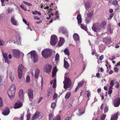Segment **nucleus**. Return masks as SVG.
I'll use <instances>...</instances> for the list:
<instances>
[{
    "mask_svg": "<svg viewBox=\"0 0 120 120\" xmlns=\"http://www.w3.org/2000/svg\"><path fill=\"white\" fill-rule=\"evenodd\" d=\"M30 53L31 58L34 62H36L38 60V55L35 51H32L29 52L28 55Z\"/></svg>",
    "mask_w": 120,
    "mask_h": 120,
    "instance_id": "7ed1b4c3",
    "label": "nucleus"
},
{
    "mask_svg": "<svg viewBox=\"0 0 120 120\" xmlns=\"http://www.w3.org/2000/svg\"><path fill=\"white\" fill-rule=\"evenodd\" d=\"M43 79L42 78H41V90H42L43 89Z\"/></svg>",
    "mask_w": 120,
    "mask_h": 120,
    "instance_id": "09e8293b",
    "label": "nucleus"
},
{
    "mask_svg": "<svg viewBox=\"0 0 120 120\" xmlns=\"http://www.w3.org/2000/svg\"><path fill=\"white\" fill-rule=\"evenodd\" d=\"M65 41L64 39L61 37L60 38V40L58 44V46L60 47L62 45Z\"/></svg>",
    "mask_w": 120,
    "mask_h": 120,
    "instance_id": "2eb2a0df",
    "label": "nucleus"
},
{
    "mask_svg": "<svg viewBox=\"0 0 120 120\" xmlns=\"http://www.w3.org/2000/svg\"><path fill=\"white\" fill-rule=\"evenodd\" d=\"M23 2L24 4H26L27 5L29 6H31L32 5V4H30V3L27 2H26L24 1H23Z\"/></svg>",
    "mask_w": 120,
    "mask_h": 120,
    "instance_id": "a19ab883",
    "label": "nucleus"
},
{
    "mask_svg": "<svg viewBox=\"0 0 120 120\" xmlns=\"http://www.w3.org/2000/svg\"><path fill=\"white\" fill-rule=\"evenodd\" d=\"M112 90H109L108 92V94L109 95V96L110 97H111V95L110 94L112 93Z\"/></svg>",
    "mask_w": 120,
    "mask_h": 120,
    "instance_id": "4d7b16f0",
    "label": "nucleus"
},
{
    "mask_svg": "<svg viewBox=\"0 0 120 120\" xmlns=\"http://www.w3.org/2000/svg\"><path fill=\"white\" fill-rule=\"evenodd\" d=\"M103 59V55H102L100 57L99 60H102Z\"/></svg>",
    "mask_w": 120,
    "mask_h": 120,
    "instance_id": "338daca9",
    "label": "nucleus"
},
{
    "mask_svg": "<svg viewBox=\"0 0 120 120\" xmlns=\"http://www.w3.org/2000/svg\"><path fill=\"white\" fill-rule=\"evenodd\" d=\"M10 112L9 109L8 108H6L4 111L2 112L3 115L6 116L8 115Z\"/></svg>",
    "mask_w": 120,
    "mask_h": 120,
    "instance_id": "4be33fe9",
    "label": "nucleus"
},
{
    "mask_svg": "<svg viewBox=\"0 0 120 120\" xmlns=\"http://www.w3.org/2000/svg\"><path fill=\"white\" fill-rule=\"evenodd\" d=\"M112 58L110 59V60H113L115 59V57L114 56H112Z\"/></svg>",
    "mask_w": 120,
    "mask_h": 120,
    "instance_id": "e2e57ef3",
    "label": "nucleus"
},
{
    "mask_svg": "<svg viewBox=\"0 0 120 120\" xmlns=\"http://www.w3.org/2000/svg\"><path fill=\"white\" fill-rule=\"evenodd\" d=\"M69 66L68 62L66 61L65 59L64 60V67L66 69H67Z\"/></svg>",
    "mask_w": 120,
    "mask_h": 120,
    "instance_id": "bb28decb",
    "label": "nucleus"
},
{
    "mask_svg": "<svg viewBox=\"0 0 120 120\" xmlns=\"http://www.w3.org/2000/svg\"><path fill=\"white\" fill-rule=\"evenodd\" d=\"M11 21L12 24L15 26H18L19 23L15 19L14 16H12L11 18Z\"/></svg>",
    "mask_w": 120,
    "mask_h": 120,
    "instance_id": "ddd939ff",
    "label": "nucleus"
},
{
    "mask_svg": "<svg viewBox=\"0 0 120 120\" xmlns=\"http://www.w3.org/2000/svg\"><path fill=\"white\" fill-rule=\"evenodd\" d=\"M26 69L24 68L22 64L19 65L18 67V76L19 79H20L22 78V71L23 70H26Z\"/></svg>",
    "mask_w": 120,
    "mask_h": 120,
    "instance_id": "423d86ee",
    "label": "nucleus"
},
{
    "mask_svg": "<svg viewBox=\"0 0 120 120\" xmlns=\"http://www.w3.org/2000/svg\"><path fill=\"white\" fill-rule=\"evenodd\" d=\"M4 41L0 39V46H3L4 44Z\"/></svg>",
    "mask_w": 120,
    "mask_h": 120,
    "instance_id": "79ce46f5",
    "label": "nucleus"
},
{
    "mask_svg": "<svg viewBox=\"0 0 120 120\" xmlns=\"http://www.w3.org/2000/svg\"><path fill=\"white\" fill-rule=\"evenodd\" d=\"M106 23L103 21L101 23H96L94 24L92 28L93 30L95 32H99L101 28L104 27L106 25Z\"/></svg>",
    "mask_w": 120,
    "mask_h": 120,
    "instance_id": "f257e3e1",
    "label": "nucleus"
},
{
    "mask_svg": "<svg viewBox=\"0 0 120 120\" xmlns=\"http://www.w3.org/2000/svg\"><path fill=\"white\" fill-rule=\"evenodd\" d=\"M52 90L51 89L50 90V91H49L48 93L47 96L48 97H49L50 96V94L51 93Z\"/></svg>",
    "mask_w": 120,
    "mask_h": 120,
    "instance_id": "052dcab7",
    "label": "nucleus"
},
{
    "mask_svg": "<svg viewBox=\"0 0 120 120\" xmlns=\"http://www.w3.org/2000/svg\"><path fill=\"white\" fill-rule=\"evenodd\" d=\"M56 80L55 79L53 81V87L55 88L56 87Z\"/></svg>",
    "mask_w": 120,
    "mask_h": 120,
    "instance_id": "4c0bfd02",
    "label": "nucleus"
},
{
    "mask_svg": "<svg viewBox=\"0 0 120 120\" xmlns=\"http://www.w3.org/2000/svg\"><path fill=\"white\" fill-rule=\"evenodd\" d=\"M87 97H89L91 95L90 92V91H87Z\"/></svg>",
    "mask_w": 120,
    "mask_h": 120,
    "instance_id": "6e6d98bb",
    "label": "nucleus"
},
{
    "mask_svg": "<svg viewBox=\"0 0 120 120\" xmlns=\"http://www.w3.org/2000/svg\"><path fill=\"white\" fill-rule=\"evenodd\" d=\"M113 102L114 107H118L120 104V98H116L113 100Z\"/></svg>",
    "mask_w": 120,
    "mask_h": 120,
    "instance_id": "9d476101",
    "label": "nucleus"
},
{
    "mask_svg": "<svg viewBox=\"0 0 120 120\" xmlns=\"http://www.w3.org/2000/svg\"><path fill=\"white\" fill-rule=\"evenodd\" d=\"M20 7L23 10H24L25 11H27V9L25 8L22 5H20Z\"/></svg>",
    "mask_w": 120,
    "mask_h": 120,
    "instance_id": "8fccbe9b",
    "label": "nucleus"
},
{
    "mask_svg": "<svg viewBox=\"0 0 120 120\" xmlns=\"http://www.w3.org/2000/svg\"><path fill=\"white\" fill-rule=\"evenodd\" d=\"M115 87L118 88L119 86V84L118 82L116 81L115 83Z\"/></svg>",
    "mask_w": 120,
    "mask_h": 120,
    "instance_id": "a18cd8bd",
    "label": "nucleus"
},
{
    "mask_svg": "<svg viewBox=\"0 0 120 120\" xmlns=\"http://www.w3.org/2000/svg\"><path fill=\"white\" fill-rule=\"evenodd\" d=\"M42 116L41 112L38 111L36 112L33 116L32 120H36L37 119H41L42 117Z\"/></svg>",
    "mask_w": 120,
    "mask_h": 120,
    "instance_id": "0eeeda50",
    "label": "nucleus"
},
{
    "mask_svg": "<svg viewBox=\"0 0 120 120\" xmlns=\"http://www.w3.org/2000/svg\"><path fill=\"white\" fill-rule=\"evenodd\" d=\"M106 116L105 115H103L101 117V120H104L106 118Z\"/></svg>",
    "mask_w": 120,
    "mask_h": 120,
    "instance_id": "c03bdc74",
    "label": "nucleus"
},
{
    "mask_svg": "<svg viewBox=\"0 0 120 120\" xmlns=\"http://www.w3.org/2000/svg\"><path fill=\"white\" fill-rule=\"evenodd\" d=\"M2 80H3V77H2L1 76H0V85H1L2 84Z\"/></svg>",
    "mask_w": 120,
    "mask_h": 120,
    "instance_id": "de8ad7c7",
    "label": "nucleus"
},
{
    "mask_svg": "<svg viewBox=\"0 0 120 120\" xmlns=\"http://www.w3.org/2000/svg\"><path fill=\"white\" fill-rule=\"evenodd\" d=\"M84 82V81L83 80H82L78 83V86L75 88V92L78 90L79 88L80 87L83 85Z\"/></svg>",
    "mask_w": 120,
    "mask_h": 120,
    "instance_id": "6ab92c4d",
    "label": "nucleus"
},
{
    "mask_svg": "<svg viewBox=\"0 0 120 120\" xmlns=\"http://www.w3.org/2000/svg\"><path fill=\"white\" fill-rule=\"evenodd\" d=\"M10 78L12 82H13L14 79V77L13 74L12 72H11L9 73Z\"/></svg>",
    "mask_w": 120,
    "mask_h": 120,
    "instance_id": "b1692460",
    "label": "nucleus"
},
{
    "mask_svg": "<svg viewBox=\"0 0 120 120\" xmlns=\"http://www.w3.org/2000/svg\"><path fill=\"white\" fill-rule=\"evenodd\" d=\"M56 105V102H55L52 103L51 104V107L52 108L54 109L55 108Z\"/></svg>",
    "mask_w": 120,
    "mask_h": 120,
    "instance_id": "473e14b6",
    "label": "nucleus"
},
{
    "mask_svg": "<svg viewBox=\"0 0 120 120\" xmlns=\"http://www.w3.org/2000/svg\"><path fill=\"white\" fill-rule=\"evenodd\" d=\"M57 71V68L56 67H54L53 70L52 72V77H54L56 75Z\"/></svg>",
    "mask_w": 120,
    "mask_h": 120,
    "instance_id": "a878e982",
    "label": "nucleus"
},
{
    "mask_svg": "<svg viewBox=\"0 0 120 120\" xmlns=\"http://www.w3.org/2000/svg\"><path fill=\"white\" fill-rule=\"evenodd\" d=\"M13 56L16 58H19L20 56V51L19 50H14L12 51Z\"/></svg>",
    "mask_w": 120,
    "mask_h": 120,
    "instance_id": "9b49d317",
    "label": "nucleus"
},
{
    "mask_svg": "<svg viewBox=\"0 0 120 120\" xmlns=\"http://www.w3.org/2000/svg\"><path fill=\"white\" fill-rule=\"evenodd\" d=\"M40 73V71L38 69H36L35 70L34 77L35 78L38 79Z\"/></svg>",
    "mask_w": 120,
    "mask_h": 120,
    "instance_id": "aec40b11",
    "label": "nucleus"
},
{
    "mask_svg": "<svg viewBox=\"0 0 120 120\" xmlns=\"http://www.w3.org/2000/svg\"><path fill=\"white\" fill-rule=\"evenodd\" d=\"M19 96L20 99H22L23 98V91L22 90H21L19 93Z\"/></svg>",
    "mask_w": 120,
    "mask_h": 120,
    "instance_id": "5701e85b",
    "label": "nucleus"
},
{
    "mask_svg": "<svg viewBox=\"0 0 120 120\" xmlns=\"http://www.w3.org/2000/svg\"><path fill=\"white\" fill-rule=\"evenodd\" d=\"M16 87L15 85L12 84L8 91V95L10 99H13L14 97Z\"/></svg>",
    "mask_w": 120,
    "mask_h": 120,
    "instance_id": "f03ea898",
    "label": "nucleus"
},
{
    "mask_svg": "<svg viewBox=\"0 0 120 120\" xmlns=\"http://www.w3.org/2000/svg\"><path fill=\"white\" fill-rule=\"evenodd\" d=\"M23 21L25 24H27V22L26 20L23 18Z\"/></svg>",
    "mask_w": 120,
    "mask_h": 120,
    "instance_id": "774afa93",
    "label": "nucleus"
},
{
    "mask_svg": "<svg viewBox=\"0 0 120 120\" xmlns=\"http://www.w3.org/2000/svg\"><path fill=\"white\" fill-rule=\"evenodd\" d=\"M79 41L80 38L79 35L75 33V40Z\"/></svg>",
    "mask_w": 120,
    "mask_h": 120,
    "instance_id": "c9c22d12",
    "label": "nucleus"
},
{
    "mask_svg": "<svg viewBox=\"0 0 120 120\" xmlns=\"http://www.w3.org/2000/svg\"><path fill=\"white\" fill-rule=\"evenodd\" d=\"M108 110V108L107 106H106L105 107V108L104 109V111L105 113L107 112Z\"/></svg>",
    "mask_w": 120,
    "mask_h": 120,
    "instance_id": "37998d69",
    "label": "nucleus"
},
{
    "mask_svg": "<svg viewBox=\"0 0 120 120\" xmlns=\"http://www.w3.org/2000/svg\"><path fill=\"white\" fill-rule=\"evenodd\" d=\"M28 94L30 99H33V90L30 89L28 90Z\"/></svg>",
    "mask_w": 120,
    "mask_h": 120,
    "instance_id": "4468645a",
    "label": "nucleus"
},
{
    "mask_svg": "<svg viewBox=\"0 0 120 120\" xmlns=\"http://www.w3.org/2000/svg\"><path fill=\"white\" fill-rule=\"evenodd\" d=\"M59 31L61 32L62 34H64L68 38V32L66 29L64 27H61L59 29Z\"/></svg>",
    "mask_w": 120,
    "mask_h": 120,
    "instance_id": "1a4fd4ad",
    "label": "nucleus"
},
{
    "mask_svg": "<svg viewBox=\"0 0 120 120\" xmlns=\"http://www.w3.org/2000/svg\"><path fill=\"white\" fill-rule=\"evenodd\" d=\"M79 113L77 114V115L79 116H80L82 115L84 113V111H81L80 109H79L78 110Z\"/></svg>",
    "mask_w": 120,
    "mask_h": 120,
    "instance_id": "2f4dec72",
    "label": "nucleus"
},
{
    "mask_svg": "<svg viewBox=\"0 0 120 120\" xmlns=\"http://www.w3.org/2000/svg\"><path fill=\"white\" fill-rule=\"evenodd\" d=\"M77 19L78 21V24H80L82 22V17L80 14H79L77 15Z\"/></svg>",
    "mask_w": 120,
    "mask_h": 120,
    "instance_id": "412c9836",
    "label": "nucleus"
},
{
    "mask_svg": "<svg viewBox=\"0 0 120 120\" xmlns=\"http://www.w3.org/2000/svg\"><path fill=\"white\" fill-rule=\"evenodd\" d=\"M51 41L50 43L51 45H55L57 43L58 40L56 36L55 35H52L51 36Z\"/></svg>",
    "mask_w": 120,
    "mask_h": 120,
    "instance_id": "6e6552de",
    "label": "nucleus"
},
{
    "mask_svg": "<svg viewBox=\"0 0 120 120\" xmlns=\"http://www.w3.org/2000/svg\"><path fill=\"white\" fill-rule=\"evenodd\" d=\"M31 116V114L30 113H29L27 115V120H29L30 119Z\"/></svg>",
    "mask_w": 120,
    "mask_h": 120,
    "instance_id": "49530a36",
    "label": "nucleus"
},
{
    "mask_svg": "<svg viewBox=\"0 0 120 120\" xmlns=\"http://www.w3.org/2000/svg\"><path fill=\"white\" fill-rule=\"evenodd\" d=\"M8 11L9 13H12V10L10 8H8Z\"/></svg>",
    "mask_w": 120,
    "mask_h": 120,
    "instance_id": "5fc2aeb1",
    "label": "nucleus"
},
{
    "mask_svg": "<svg viewBox=\"0 0 120 120\" xmlns=\"http://www.w3.org/2000/svg\"><path fill=\"white\" fill-rule=\"evenodd\" d=\"M51 54V51L50 49H46L42 51V54L45 58L50 57Z\"/></svg>",
    "mask_w": 120,
    "mask_h": 120,
    "instance_id": "39448f33",
    "label": "nucleus"
},
{
    "mask_svg": "<svg viewBox=\"0 0 120 120\" xmlns=\"http://www.w3.org/2000/svg\"><path fill=\"white\" fill-rule=\"evenodd\" d=\"M20 39L21 38L19 36L17 37L16 38V42H15L14 41L13 43H16L17 44L21 43V42L20 40Z\"/></svg>",
    "mask_w": 120,
    "mask_h": 120,
    "instance_id": "393cba45",
    "label": "nucleus"
},
{
    "mask_svg": "<svg viewBox=\"0 0 120 120\" xmlns=\"http://www.w3.org/2000/svg\"><path fill=\"white\" fill-rule=\"evenodd\" d=\"M64 80L63 81L64 87L65 89L70 87L71 85V82L70 79L67 77H64Z\"/></svg>",
    "mask_w": 120,
    "mask_h": 120,
    "instance_id": "20e7f679",
    "label": "nucleus"
},
{
    "mask_svg": "<svg viewBox=\"0 0 120 120\" xmlns=\"http://www.w3.org/2000/svg\"><path fill=\"white\" fill-rule=\"evenodd\" d=\"M24 114H21V115L20 119L21 120H23V116Z\"/></svg>",
    "mask_w": 120,
    "mask_h": 120,
    "instance_id": "69168bd1",
    "label": "nucleus"
},
{
    "mask_svg": "<svg viewBox=\"0 0 120 120\" xmlns=\"http://www.w3.org/2000/svg\"><path fill=\"white\" fill-rule=\"evenodd\" d=\"M114 14L113 13H112L110 15L109 17L108 18V19H111L113 17Z\"/></svg>",
    "mask_w": 120,
    "mask_h": 120,
    "instance_id": "13d9d810",
    "label": "nucleus"
},
{
    "mask_svg": "<svg viewBox=\"0 0 120 120\" xmlns=\"http://www.w3.org/2000/svg\"><path fill=\"white\" fill-rule=\"evenodd\" d=\"M112 4L114 5H117L118 4V1L116 0L113 1L112 2Z\"/></svg>",
    "mask_w": 120,
    "mask_h": 120,
    "instance_id": "e433bc0d",
    "label": "nucleus"
},
{
    "mask_svg": "<svg viewBox=\"0 0 120 120\" xmlns=\"http://www.w3.org/2000/svg\"><path fill=\"white\" fill-rule=\"evenodd\" d=\"M2 54H3V57L5 59V62L8 63V64H9V61L8 59V53H4L2 52Z\"/></svg>",
    "mask_w": 120,
    "mask_h": 120,
    "instance_id": "f3484780",
    "label": "nucleus"
},
{
    "mask_svg": "<svg viewBox=\"0 0 120 120\" xmlns=\"http://www.w3.org/2000/svg\"><path fill=\"white\" fill-rule=\"evenodd\" d=\"M43 99V98L42 97H40L38 101V103H39Z\"/></svg>",
    "mask_w": 120,
    "mask_h": 120,
    "instance_id": "bf43d9fd",
    "label": "nucleus"
},
{
    "mask_svg": "<svg viewBox=\"0 0 120 120\" xmlns=\"http://www.w3.org/2000/svg\"><path fill=\"white\" fill-rule=\"evenodd\" d=\"M22 103L21 102H18L15 104L14 108L15 109L19 108L22 107Z\"/></svg>",
    "mask_w": 120,
    "mask_h": 120,
    "instance_id": "dca6fc26",
    "label": "nucleus"
},
{
    "mask_svg": "<svg viewBox=\"0 0 120 120\" xmlns=\"http://www.w3.org/2000/svg\"><path fill=\"white\" fill-rule=\"evenodd\" d=\"M71 94L70 92H68L66 94L65 98L66 99H68L71 96Z\"/></svg>",
    "mask_w": 120,
    "mask_h": 120,
    "instance_id": "cd10ccee",
    "label": "nucleus"
},
{
    "mask_svg": "<svg viewBox=\"0 0 120 120\" xmlns=\"http://www.w3.org/2000/svg\"><path fill=\"white\" fill-rule=\"evenodd\" d=\"M3 105L2 100L1 98L0 97V107H1Z\"/></svg>",
    "mask_w": 120,
    "mask_h": 120,
    "instance_id": "864d4df0",
    "label": "nucleus"
},
{
    "mask_svg": "<svg viewBox=\"0 0 120 120\" xmlns=\"http://www.w3.org/2000/svg\"><path fill=\"white\" fill-rule=\"evenodd\" d=\"M108 30L110 32V34H112V31L111 30V29L110 27H109L108 28Z\"/></svg>",
    "mask_w": 120,
    "mask_h": 120,
    "instance_id": "0e129e2a",
    "label": "nucleus"
},
{
    "mask_svg": "<svg viewBox=\"0 0 120 120\" xmlns=\"http://www.w3.org/2000/svg\"><path fill=\"white\" fill-rule=\"evenodd\" d=\"M58 95L56 93H55L53 96V98L54 99L57 98L58 97Z\"/></svg>",
    "mask_w": 120,
    "mask_h": 120,
    "instance_id": "603ef678",
    "label": "nucleus"
},
{
    "mask_svg": "<svg viewBox=\"0 0 120 120\" xmlns=\"http://www.w3.org/2000/svg\"><path fill=\"white\" fill-rule=\"evenodd\" d=\"M30 81V77L28 75H27L26 78V82L28 83Z\"/></svg>",
    "mask_w": 120,
    "mask_h": 120,
    "instance_id": "72a5a7b5",
    "label": "nucleus"
},
{
    "mask_svg": "<svg viewBox=\"0 0 120 120\" xmlns=\"http://www.w3.org/2000/svg\"><path fill=\"white\" fill-rule=\"evenodd\" d=\"M114 84V83L113 80H112L111 81L110 83V86H113Z\"/></svg>",
    "mask_w": 120,
    "mask_h": 120,
    "instance_id": "3c124183",
    "label": "nucleus"
},
{
    "mask_svg": "<svg viewBox=\"0 0 120 120\" xmlns=\"http://www.w3.org/2000/svg\"><path fill=\"white\" fill-rule=\"evenodd\" d=\"M64 52L65 54L67 55L68 56L69 55V53L68 50L67 49H66L64 50Z\"/></svg>",
    "mask_w": 120,
    "mask_h": 120,
    "instance_id": "f704fd0d",
    "label": "nucleus"
},
{
    "mask_svg": "<svg viewBox=\"0 0 120 120\" xmlns=\"http://www.w3.org/2000/svg\"><path fill=\"white\" fill-rule=\"evenodd\" d=\"M118 112L114 114L111 116V120H117L118 117Z\"/></svg>",
    "mask_w": 120,
    "mask_h": 120,
    "instance_id": "a211bd4d",
    "label": "nucleus"
},
{
    "mask_svg": "<svg viewBox=\"0 0 120 120\" xmlns=\"http://www.w3.org/2000/svg\"><path fill=\"white\" fill-rule=\"evenodd\" d=\"M54 116L52 113L49 114V120H54Z\"/></svg>",
    "mask_w": 120,
    "mask_h": 120,
    "instance_id": "c756f323",
    "label": "nucleus"
},
{
    "mask_svg": "<svg viewBox=\"0 0 120 120\" xmlns=\"http://www.w3.org/2000/svg\"><path fill=\"white\" fill-rule=\"evenodd\" d=\"M60 57L58 53H57L55 56V60H56L57 61L59 59Z\"/></svg>",
    "mask_w": 120,
    "mask_h": 120,
    "instance_id": "58836bf2",
    "label": "nucleus"
},
{
    "mask_svg": "<svg viewBox=\"0 0 120 120\" xmlns=\"http://www.w3.org/2000/svg\"><path fill=\"white\" fill-rule=\"evenodd\" d=\"M85 5L86 6V9H87V8H89L91 6V4L90 3L89 1H88L86 2Z\"/></svg>",
    "mask_w": 120,
    "mask_h": 120,
    "instance_id": "c85d7f7f",
    "label": "nucleus"
},
{
    "mask_svg": "<svg viewBox=\"0 0 120 120\" xmlns=\"http://www.w3.org/2000/svg\"><path fill=\"white\" fill-rule=\"evenodd\" d=\"M80 27L82 29L86 31L87 29V27L85 25L81 24L80 25Z\"/></svg>",
    "mask_w": 120,
    "mask_h": 120,
    "instance_id": "7c9ffc66",
    "label": "nucleus"
},
{
    "mask_svg": "<svg viewBox=\"0 0 120 120\" xmlns=\"http://www.w3.org/2000/svg\"><path fill=\"white\" fill-rule=\"evenodd\" d=\"M93 15V12H90V13H89L88 15V17H91L92 15Z\"/></svg>",
    "mask_w": 120,
    "mask_h": 120,
    "instance_id": "680f3d73",
    "label": "nucleus"
},
{
    "mask_svg": "<svg viewBox=\"0 0 120 120\" xmlns=\"http://www.w3.org/2000/svg\"><path fill=\"white\" fill-rule=\"evenodd\" d=\"M61 117L59 115H58L55 117V120H60Z\"/></svg>",
    "mask_w": 120,
    "mask_h": 120,
    "instance_id": "ea45409f",
    "label": "nucleus"
},
{
    "mask_svg": "<svg viewBox=\"0 0 120 120\" xmlns=\"http://www.w3.org/2000/svg\"><path fill=\"white\" fill-rule=\"evenodd\" d=\"M52 69V65L50 64H47L45 66L44 71L48 74H49L50 72Z\"/></svg>",
    "mask_w": 120,
    "mask_h": 120,
    "instance_id": "f8f14e48",
    "label": "nucleus"
}]
</instances>
